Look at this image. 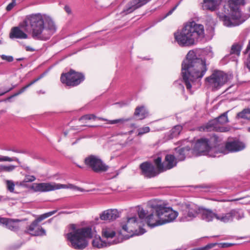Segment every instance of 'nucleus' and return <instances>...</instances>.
<instances>
[{
	"mask_svg": "<svg viewBox=\"0 0 250 250\" xmlns=\"http://www.w3.org/2000/svg\"><path fill=\"white\" fill-rule=\"evenodd\" d=\"M64 213H66V214L68 213V212H64Z\"/></svg>",
	"mask_w": 250,
	"mask_h": 250,
	"instance_id": "60",
	"label": "nucleus"
},
{
	"mask_svg": "<svg viewBox=\"0 0 250 250\" xmlns=\"http://www.w3.org/2000/svg\"><path fill=\"white\" fill-rule=\"evenodd\" d=\"M23 60V58H18V59H17V60L18 61H22V60Z\"/></svg>",
	"mask_w": 250,
	"mask_h": 250,
	"instance_id": "56",
	"label": "nucleus"
},
{
	"mask_svg": "<svg viewBox=\"0 0 250 250\" xmlns=\"http://www.w3.org/2000/svg\"><path fill=\"white\" fill-rule=\"evenodd\" d=\"M16 161L20 163L19 160L16 157H9L8 156L0 155V162Z\"/></svg>",
	"mask_w": 250,
	"mask_h": 250,
	"instance_id": "38",
	"label": "nucleus"
},
{
	"mask_svg": "<svg viewBox=\"0 0 250 250\" xmlns=\"http://www.w3.org/2000/svg\"><path fill=\"white\" fill-rule=\"evenodd\" d=\"M8 151H13V152H16V153H21V151L18 150V149H6Z\"/></svg>",
	"mask_w": 250,
	"mask_h": 250,
	"instance_id": "52",
	"label": "nucleus"
},
{
	"mask_svg": "<svg viewBox=\"0 0 250 250\" xmlns=\"http://www.w3.org/2000/svg\"><path fill=\"white\" fill-rule=\"evenodd\" d=\"M183 127L180 125H175L168 132V136L170 139H172L174 137L178 136L181 131L182 130Z\"/></svg>",
	"mask_w": 250,
	"mask_h": 250,
	"instance_id": "34",
	"label": "nucleus"
},
{
	"mask_svg": "<svg viewBox=\"0 0 250 250\" xmlns=\"http://www.w3.org/2000/svg\"><path fill=\"white\" fill-rule=\"evenodd\" d=\"M100 217L102 220L112 221L119 217V213L117 209H107L103 211Z\"/></svg>",
	"mask_w": 250,
	"mask_h": 250,
	"instance_id": "25",
	"label": "nucleus"
},
{
	"mask_svg": "<svg viewBox=\"0 0 250 250\" xmlns=\"http://www.w3.org/2000/svg\"><path fill=\"white\" fill-rule=\"evenodd\" d=\"M116 232L114 229L111 226H104L102 230V236L103 238L105 239V241H113L115 239L120 241H122L123 238L121 240L115 238Z\"/></svg>",
	"mask_w": 250,
	"mask_h": 250,
	"instance_id": "22",
	"label": "nucleus"
},
{
	"mask_svg": "<svg viewBox=\"0 0 250 250\" xmlns=\"http://www.w3.org/2000/svg\"><path fill=\"white\" fill-rule=\"evenodd\" d=\"M17 85H13L12 86L9 88L8 89H5L3 88H0V96L3 95L6 93L12 90L13 88L16 87Z\"/></svg>",
	"mask_w": 250,
	"mask_h": 250,
	"instance_id": "42",
	"label": "nucleus"
},
{
	"mask_svg": "<svg viewBox=\"0 0 250 250\" xmlns=\"http://www.w3.org/2000/svg\"><path fill=\"white\" fill-rule=\"evenodd\" d=\"M139 221L136 216L127 218L126 223L122 225V229L120 231V235L124 239H127L134 235H142L145 232L144 229H140L139 231L136 229V228L140 227Z\"/></svg>",
	"mask_w": 250,
	"mask_h": 250,
	"instance_id": "7",
	"label": "nucleus"
},
{
	"mask_svg": "<svg viewBox=\"0 0 250 250\" xmlns=\"http://www.w3.org/2000/svg\"><path fill=\"white\" fill-rule=\"evenodd\" d=\"M246 65L248 68L250 70V53L249 56L246 62Z\"/></svg>",
	"mask_w": 250,
	"mask_h": 250,
	"instance_id": "49",
	"label": "nucleus"
},
{
	"mask_svg": "<svg viewBox=\"0 0 250 250\" xmlns=\"http://www.w3.org/2000/svg\"><path fill=\"white\" fill-rule=\"evenodd\" d=\"M134 115L139 119L142 120L147 116L148 112L144 106H138L135 109Z\"/></svg>",
	"mask_w": 250,
	"mask_h": 250,
	"instance_id": "32",
	"label": "nucleus"
},
{
	"mask_svg": "<svg viewBox=\"0 0 250 250\" xmlns=\"http://www.w3.org/2000/svg\"><path fill=\"white\" fill-rule=\"evenodd\" d=\"M154 162L159 172H162L171 169L176 166L177 159L173 155L167 154L165 156V160L163 163L160 157H158L155 159Z\"/></svg>",
	"mask_w": 250,
	"mask_h": 250,
	"instance_id": "13",
	"label": "nucleus"
},
{
	"mask_svg": "<svg viewBox=\"0 0 250 250\" xmlns=\"http://www.w3.org/2000/svg\"><path fill=\"white\" fill-rule=\"evenodd\" d=\"M21 220L17 219H11L0 217V225L4 226L7 229L11 231H18L21 226Z\"/></svg>",
	"mask_w": 250,
	"mask_h": 250,
	"instance_id": "16",
	"label": "nucleus"
},
{
	"mask_svg": "<svg viewBox=\"0 0 250 250\" xmlns=\"http://www.w3.org/2000/svg\"><path fill=\"white\" fill-rule=\"evenodd\" d=\"M98 119L100 120L103 121H106L107 123L110 125L113 124H116L118 123H123L125 122L129 121L130 119H124V118H121L116 120H109L108 119H106L105 118H104L102 117H97L94 114H86L83 116H82L80 119L79 120H95L96 119Z\"/></svg>",
	"mask_w": 250,
	"mask_h": 250,
	"instance_id": "19",
	"label": "nucleus"
},
{
	"mask_svg": "<svg viewBox=\"0 0 250 250\" xmlns=\"http://www.w3.org/2000/svg\"><path fill=\"white\" fill-rule=\"evenodd\" d=\"M38 221L34 220L30 225L25 233H30L33 236H43L45 235V230L41 226H38Z\"/></svg>",
	"mask_w": 250,
	"mask_h": 250,
	"instance_id": "20",
	"label": "nucleus"
},
{
	"mask_svg": "<svg viewBox=\"0 0 250 250\" xmlns=\"http://www.w3.org/2000/svg\"><path fill=\"white\" fill-rule=\"evenodd\" d=\"M249 11L250 12V7L248 8ZM250 17V14H248V17L245 19V20L248 18Z\"/></svg>",
	"mask_w": 250,
	"mask_h": 250,
	"instance_id": "55",
	"label": "nucleus"
},
{
	"mask_svg": "<svg viewBox=\"0 0 250 250\" xmlns=\"http://www.w3.org/2000/svg\"><path fill=\"white\" fill-rule=\"evenodd\" d=\"M16 1L17 0H12L11 2L8 4L6 8V10L7 11H9L11 10L14 7H15L16 5Z\"/></svg>",
	"mask_w": 250,
	"mask_h": 250,
	"instance_id": "44",
	"label": "nucleus"
},
{
	"mask_svg": "<svg viewBox=\"0 0 250 250\" xmlns=\"http://www.w3.org/2000/svg\"><path fill=\"white\" fill-rule=\"evenodd\" d=\"M42 78V76H40L39 77H38L37 79H35L34 80L32 81L29 83H28V84H27L26 85L24 86L22 88H21L18 92L14 93L13 95H12L11 96L9 97L8 99H10L13 97H16V96H18L19 95L22 93L27 88H28L31 85H32V84L35 83L36 82L38 81Z\"/></svg>",
	"mask_w": 250,
	"mask_h": 250,
	"instance_id": "35",
	"label": "nucleus"
},
{
	"mask_svg": "<svg viewBox=\"0 0 250 250\" xmlns=\"http://www.w3.org/2000/svg\"><path fill=\"white\" fill-rule=\"evenodd\" d=\"M64 10L66 11V12L68 14H70L71 13V8H70V7L69 6L65 5L64 6Z\"/></svg>",
	"mask_w": 250,
	"mask_h": 250,
	"instance_id": "51",
	"label": "nucleus"
},
{
	"mask_svg": "<svg viewBox=\"0 0 250 250\" xmlns=\"http://www.w3.org/2000/svg\"><path fill=\"white\" fill-rule=\"evenodd\" d=\"M229 79H230L229 77H231V76H229Z\"/></svg>",
	"mask_w": 250,
	"mask_h": 250,
	"instance_id": "62",
	"label": "nucleus"
},
{
	"mask_svg": "<svg viewBox=\"0 0 250 250\" xmlns=\"http://www.w3.org/2000/svg\"><path fill=\"white\" fill-rule=\"evenodd\" d=\"M181 2V1H179L174 7H173L171 10H170L167 13V14H166V16L165 17H167L168 16H169L173 12V11L177 8V7H178V6L179 5V4Z\"/></svg>",
	"mask_w": 250,
	"mask_h": 250,
	"instance_id": "46",
	"label": "nucleus"
},
{
	"mask_svg": "<svg viewBox=\"0 0 250 250\" xmlns=\"http://www.w3.org/2000/svg\"><path fill=\"white\" fill-rule=\"evenodd\" d=\"M1 41L0 40V44H1Z\"/></svg>",
	"mask_w": 250,
	"mask_h": 250,
	"instance_id": "61",
	"label": "nucleus"
},
{
	"mask_svg": "<svg viewBox=\"0 0 250 250\" xmlns=\"http://www.w3.org/2000/svg\"><path fill=\"white\" fill-rule=\"evenodd\" d=\"M229 81V75L220 70H214L211 75L205 79V83L212 91L219 89Z\"/></svg>",
	"mask_w": 250,
	"mask_h": 250,
	"instance_id": "8",
	"label": "nucleus"
},
{
	"mask_svg": "<svg viewBox=\"0 0 250 250\" xmlns=\"http://www.w3.org/2000/svg\"><path fill=\"white\" fill-rule=\"evenodd\" d=\"M150 206L160 218L158 225H164L173 222L178 216V212L174 211L171 208L167 207V204L164 201L154 199L150 202Z\"/></svg>",
	"mask_w": 250,
	"mask_h": 250,
	"instance_id": "6",
	"label": "nucleus"
},
{
	"mask_svg": "<svg viewBox=\"0 0 250 250\" xmlns=\"http://www.w3.org/2000/svg\"><path fill=\"white\" fill-rule=\"evenodd\" d=\"M237 117L250 120V108H245L237 114Z\"/></svg>",
	"mask_w": 250,
	"mask_h": 250,
	"instance_id": "36",
	"label": "nucleus"
},
{
	"mask_svg": "<svg viewBox=\"0 0 250 250\" xmlns=\"http://www.w3.org/2000/svg\"><path fill=\"white\" fill-rule=\"evenodd\" d=\"M231 210L232 221L234 219L239 220L244 218V212L242 209L240 208H235L231 209Z\"/></svg>",
	"mask_w": 250,
	"mask_h": 250,
	"instance_id": "33",
	"label": "nucleus"
},
{
	"mask_svg": "<svg viewBox=\"0 0 250 250\" xmlns=\"http://www.w3.org/2000/svg\"><path fill=\"white\" fill-rule=\"evenodd\" d=\"M142 174L146 177L150 178L154 177L160 173L158 172L153 165L149 162H145L140 165Z\"/></svg>",
	"mask_w": 250,
	"mask_h": 250,
	"instance_id": "17",
	"label": "nucleus"
},
{
	"mask_svg": "<svg viewBox=\"0 0 250 250\" xmlns=\"http://www.w3.org/2000/svg\"><path fill=\"white\" fill-rule=\"evenodd\" d=\"M202 219L206 222L212 221L214 218L217 220V210L213 211L209 209H200V213Z\"/></svg>",
	"mask_w": 250,
	"mask_h": 250,
	"instance_id": "26",
	"label": "nucleus"
},
{
	"mask_svg": "<svg viewBox=\"0 0 250 250\" xmlns=\"http://www.w3.org/2000/svg\"><path fill=\"white\" fill-rule=\"evenodd\" d=\"M207 71L205 61L189 51L182 64V74L187 89L191 93L200 87L201 80Z\"/></svg>",
	"mask_w": 250,
	"mask_h": 250,
	"instance_id": "1",
	"label": "nucleus"
},
{
	"mask_svg": "<svg viewBox=\"0 0 250 250\" xmlns=\"http://www.w3.org/2000/svg\"><path fill=\"white\" fill-rule=\"evenodd\" d=\"M242 199V198H239V199H233V200H231V201H238V200H240V199Z\"/></svg>",
	"mask_w": 250,
	"mask_h": 250,
	"instance_id": "57",
	"label": "nucleus"
},
{
	"mask_svg": "<svg viewBox=\"0 0 250 250\" xmlns=\"http://www.w3.org/2000/svg\"><path fill=\"white\" fill-rule=\"evenodd\" d=\"M249 50H250V41H249V44L247 45V47L246 50L245 52V53H246L247 52H248Z\"/></svg>",
	"mask_w": 250,
	"mask_h": 250,
	"instance_id": "53",
	"label": "nucleus"
},
{
	"mask_svg": "<svg viewBox=\"0 0 250 250\" xmlns=\"http://www.w3.org/2000/svg\"><path fill=\"white\" fill-rule=\"evenodd\" d=\"M1 199H2V197L1 196H0V201L1 200Z\"/></svg>",
	"mask_w": 250,
	"mask_h": 250,
	"instance_id": "59",
	"label": "nucleus"
},
{
	"mask_svg": "<svg viewBox=\"0 0 250 250\" xmlns=\"http://www.w3.org/2000/svg\"><path fill=\"white\" fill-rule=\"evenodd\" d=\"M248 130L249 132H250V127H249L248 128Z\"/></svg>",
	"mask_w": 250,
	"mask_h": 250,
	"instance_id": "58",
	"label": "nucleus"
},
{
	"mask_svg": "<svg viewBox=\"0 0 250 250\" xmlns=\"http://www.w3.org/2000/svg\"><path fill=\"white\" fill-rule=\"evenodd\" d=\"M138 214L141 220V223L144 222V221H146V217L147 216L146 213V212L144 209H143V208L139 209L138 212Z\"/></svg>",
	"mask_w": 250,
	"mask_h": 250,
	"instance_id": "39",
	"label": "nucleus"
},
{
	"mask_svg": "<svg viewBox=\"0 0 250 250\" xmlns=\"http://www.w3.org/2000/svg\"><path fill=\"white\" fill-rule=\"evenodd\" d=\"M1 58L2 60H5L8 62H12L14 60L13 57L11 56L2 55H1Z\"/></svg>",
	"mask_w": 250,
	"mask_h": 250,
	"instance_id": "45",
	"label": "nucleus"
},
{
	"mask_svg": "<svg viewBox=\"0 0 250 250\" xmlns=\"http://www.w3.org/2000/svg\"><path fill=\"white\" fill-rule=\"evenodd\" d=\"M6 185L8 190L11 192H14L15 187L14 183L12 181L7 180L6 181Z\"/></svg>",
	"mask_w": 250,
	"mask_h": 250,
	"instance_id": "41",
	"label": "nucleus"
},
{
	"mask_svg": "<svg viewBox=\"0 0 250 250\" xmlns=\"http://www.w3.org/2000/svg\"><path fill=\"white\" fill-rule=\"evenodd\" d=\"M47 218L46 215L45 213L42 214L39 216L37 219H36V221H38V222H40L42 221V220Z\"/></svg>",
	"mask_w": 250,
	"mask_h": 250,
	"instance_id": "47",
	"label": "nucleus"
},
{
	"mask_svg": "<svg viewBox=\"0 0 250 250\" xmlns=\"http://www.w3.org/2000/svg\"><path fill=\"white\" fill-rule=\"evenodd\" d=\"M154 211H155L154 210ZM160 220V218L157 217V214L156 212H155V214L151 213L147 215L146 218V223L147 224L148 226H150L151 228L160 226L161 225L158 224Z\"/></svg>",
	"mask_w": 250,
	"mask_h": 250,
	"instance_id": "29",
	"label": "nucleus"
},
{
	"mask_svg": "<svg viewBox=\"0 0 250 250\" xmlns=\"http://www.w3.org/2000/svg\"><path fill=\"white\" fill-rule=\"evenodd\" d=\"M25 49L27 51L33 52L35 50V49L30 46H25Z\"/></svg>",
	"mask_w": 250,
	"mask_h": 250,
	"instance_id": "50",
	"label": "nucleus"
},
{
	"mask_svg": "<svg viewBox=\"0 0 250 250\" xmlns=\"http://www.w3.org/2000/svg\"><path fill=\"white\" fill-rule=\"evenodd\" d=\"M190 150L189 147H177L175 149L177 159L179 161H183L185 159L186 152Z\"/></svg>",
	"mask_w": 250,
	"mask_h": 250,
	"instance_id": "31",
	"label": "nucleus"
},
{
	"mask_svg": "<svg viewBox=\"0 0 250 250\" xmlns=\"http://www.w3.org/2000/svg\"><path fill=\"white\" fill-rule=\"evenodd\" d=\"M217 220L225 223L232 222L231 209L227 211L225 208H222L217 210Z\"/></svg>",
	"mask_w": 250,
	"mask_h": 250,
	"instance_id": "24",
	"label": "nucleus"
},
{
	"mask_svg": "<svg viewBox=\"0 0 250 250\" xmlns=\"http://www.w3.org/2000/svg\"><path fill=\"white\" fill-rule=\"evenodd\" d=\"M220 139L218 145V155L221 154L225 155L229 152H234L241 151L245 148V145L242 142L237 140L229 141L224 146L220 143Z\"/></svg>",
	"mask_w": 250,
	"mask_h": 250,
	"instance_id": "11",
	"label": "nucleus"
},
{
	"mask_svg": "<svg viewBox=\"0 0 250 250\" xmlns=\"http://www.w3.org/2000/svg\"><path fill=\"white\" fill-rule=\"evenodd\" d=\"M31 188L35 192H44L61 188H71L82 191L81 188L72 184L63 185L55 183H34Z\"/></svg>",
	"mask_w": 250,
	"mask_h": 250,
	"instance_id": "10",
	"label": "nucleus"
},
{
	"mask_svg": "<svg viewBox=\"0 0 250 250\" xmlns=\"http://www.w3.org/2000/svg\"><path fill=\"white\" fill-rule=\"evenodd\" d=\"M9 37L11 39H25L28 38V35L21 30L19 27H14L11 30Z\"/></svg>",
	"mask_w": 250,
	"mask_h": 250,
	"instance_id": "28",
	"label": "nucleus"
},
{
	"mask_svg": "<svg viewBox=\"0 0 250 250\" xmlns=\"http://www.w3.org/2000/svg\"><path fill=\"white\" fill-rule=\"evenodd\" d=\"M243 45V41H242L234 43L231 47L230 53L228 57H229L231 55H234V56H236L237 57H239Z\"/></svg>",
	"mask_w": 250,
	"mask_h": 250,
	"instance_id": "30",
	"label": "nucleus"
},
{
	"mask_svg": "<svg viewBox=\"0 0 250 250\" xmlns=\"http://www.w3.org/2000/svg\"><path fill=\"white\" fill-rule=\"evenodd\" d=\"M71 231L66 234L71 247L76 250H83L88 245V240L93 237L94 231L91 226L76 228L75 225H70Z\"/></svg>",
	"mask_w": 250,
	"mask_h": 250,
	"instance_id": "4",
	"label": "nucleus"
},
{
	"mask_svg": "<svg viewBox=\"0 0 250 250\" xmlns=\"http://www.w3.org/2000/svg\"><path fill=\"white\" fill-rule=\"evenodd\" d=\"M221 1L222 0H204L203 9L214 11L217 9Z\"/></svg>",
	"mask_w": 250,
	"mask_h": 250,
	"instance_id": "27",
	"label": "nucleus"
},
{
	"mask_svg": "<svg viewBox=\"0 0 250 250\" xmlns=\"http://www.w3.org/2000/svg\"><path fill=\"white\" fill-rule=\"evenodd\" d=\"M84 79V75L70 70L68 73H63L61 77V81L62 83L68 86H75L79 85Z\"/></svg>",
	"mask_w": 250,
	"mask_h": 250,
	"instance_id": "12",
	"label": "nucleus"
},
{
	"mask_svg": "<svg viewBox=\"0 0 250 250\" xmlns=\"http://www.w3.org/2000/svg\"><path fill=\"white\" fill-rule=\"evenodd\" d=\"M120 241L117 240L113 241L103 240L100 237L94 238L92 241V246L94 248L102 249L109 247L112 245L119 243Z\"/></svg>",
	"mask_w": 250,
	"mask_h": 250,
	"instance_id": "23",
	"label": "nucleus"
},
{
	"mask_svg": "<svg viewBox=\"0 0 250 250\" xmlns=\"http://www.w3.org/2000/svg\"><path fill=\"white\" fill-rule=\"evenodd\" d=\"M150 128L148 126H145L140 128L138 129V136H142V135L148 133L150 131Z\"/></svg>",
	"mask_w": 250,
	"mask_h": 250,
	"instance_id": "40",
	"label": "nucleus"
},
{
	"mask_svg": "<svg viewBox=\"0 0 250 250\" xmlns=\"http://www.w3.org/2000/svg\"><path fill=\"white\" fill-rule=\"evenodd\" d=\"M232 245H233V244H231V243H224L223 244L224 247H230Z\"/></svg>",
	"mask_w": 250,
	"mask_h": 250,
	"instance_id": "54",
	"label": "nucleus"
},
{
	"mask_svg": "<svg viewBox=\"0 0 250 250\" xmlns=\"http://www.w3.org/2000/svg\"><path fill=\"white\" fill-rule=\"evenodd\" d=\"M85 164L97 173L104 172L107 170L108 167L103 163L98 156L90 155L84 160Z\"/></svg>",
	"mask_w": 250,
	"mask_h": 250,
	"instance_id": "14",
	"label": "nucleus"
},
{
	"mask_svg": "<svg viewBox=\"0 0 250 250\" xmlns=\"http://www.w3.org/2000/svg\"><path fill=\"white\" fill-rule=\"evenodd\" d=\"M36 180V177L33 175H26L23 182H32Z\"/></svg>",
	"mask_w": 250,
	"mask_h": 250,
	"instance_id": "43",
	"label": "nucleus"
},
{
	"mask_svg": "<svg viewBox=\"0 0 250 250\" xmlns=\"http://www.w3.org/2000/svg\"><path fill=\"white\" fill-rule=\"evenodd\" d=\"M200 209L194 204H186L183 207L180 220L183 222L190 221L200 213Z\"/></svg>",
	"mask_w": 250,
	"mask_h": 250,
	"instance_id": "15",
	"label": "nucleus"
},
{
	"mask_svg": "<svg viewBox=\"0 0 250 250\" xmlns=\"http://www.w3.org/2000/svg\"><path fill=\"white\" fill-rule=\"evenodd\" d=\"M229 122L227 112L223 113L218 117L209 121L204 126L203 129L206 131H215L225 132L229 131V128L225 127L223 125Z\"/></svg>",
	"mask_w": 250,
	"mask_h": 250,
	"instance_id": "9",
	"label": "nucleus"
},
{
	"mask_svg": "<svg viewBox=\"0 0 250 250\" xmlns=\"http://www.w3.org/2000/svg\"><path fill=\"white\" fill-rule=\"evenodd\" d=\"M235 15V12H232L231 18H230L228 16L224 14L220 15L219 18L221 21H223L224 24L225 26L228 27L239 25L245 21V19H244V18H242L241 15V17L238 19L235 18L234 16Z\"/></svg>",
	"mask_w": 250,
	"mask_h": 250,
	"instance_id": "18",
	"label": "nucleus"
},
{
	"mask_svg": "<svg viewBox=\"0 0 250 250\" xmlns=\"http://www.w3.org/2000/svg\"><path fill=\"white\" fill-rule=\"evenodd\" d=\"M219 138L215 135H212L209 138L203 137L196 141L193 150L198 155H208L211 157H219L218 155V145Z\"/></svg>",
	"mask_w": 250,
	"mask_h": 250,
	"instance_id": "5",
	"label": "nucleus"
},
{
	"mask_svg": "<svg viewBox=\"0 0 250 250\" xmlns=\"http://www.w3.org/2000/svg\"><path fill=\"white\" fill-rule=\"evenodd\" d=\"M203 25L194 22L186 24L180 31L174 33V38L179 45L182 46L193 45L199 38L204 37Z\"/></svg>",
	"mask_w": 250,
	"mask_h": 250,
	"instance_id": "3",
	"label": "nucleus"
},
{
	"mask_svg": "<svg viewBox=\"0 0 250 250\" xmlns=\"http://www.w3.org/2000/svg\"><path fill=\"white\" fill-rule=\"evenodd\" d=\"M26 26H30L31 36L36 40L46 41L57 32V27L49 16L41 13L27 15L23 21Z\"/></svg>",
	"mask_w": 250,
	"mask_h": 250,
	"instance_id": "2",
	"label": "nucleus"
},
{
	"mask_svg": "<svg viewBox=\"0 0 250 250\" xmlns=\"http://www.w3.org/2000/svg\"><path fill=\"white\" fill-rule=\"evenodd\" d=\"M16 167V166L10 165H0V173L1 172H10L13 171Z\"/></svg>",
	"mask_w": 250,
	"mask_h": 250,
	"instance_id": "37",
	"label": "nucleus"
},
{
	"mask_svg": "<svg viewBox=\"0 0 250 250\" xmlns=\"http://www.w3.org/2000/svg\"><path fill=\"white\" fill-rule=\"evenodd\" d=\"M57 210H53V211H51L50 212L45 213V214L46 215V217L48 218V217L51 216V215L54 214L55 213L57 212Z\"/></svg>",
	"mask_w": 250,
	"mask_h": 250,
	"instance_id": "48",
	"label": "nucleus"
},
{
	"mask_svg": "<svg viewBox=\"0 0 250 250\" xmlns=\"http://www.w3.org/2000/svg\"><path fill=\"white\" fill-rule=\"evenodd\" d=\"M228 3L231 11L235 12V18L238 19L240 18L241 13L239 7L246 4L245 0H228Z\"/></svg>",
	"mask_w": 250,
	"mask_h": 250,
	"instance_id": "21",
	"label": "nucleus"
}]
</instances>
